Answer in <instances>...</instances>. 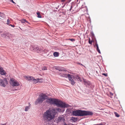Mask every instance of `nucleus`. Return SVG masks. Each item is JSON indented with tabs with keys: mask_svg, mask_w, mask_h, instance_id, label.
Listing matches in <instances>:
<instances>
[{
	"mask_svg": "<svg viewBox=\"0 0 125 125\" xmlns=\"http://www.w3.org/2000/svg\"><path fill=\"white\" fill-rule=\"evenodd\" d=\"M56 110L60 111L61 110L59 108H56L47 110L43 115V119L49 121L53 119L56 114Z\"/></svg>",
	"mask_w": 125,
	"mask_h": 125,
	"instance_id": "1",
	"label": "nucleus"
},
{
	"mask_svg": "<svg viewBox=\"0 0 125 125\" xmlns=\"http://www.w3.org/2000/svg\"><path fill=\"white\" fill-rule=\"evenodd\" d=\"M46 102L51 104H55L58 107H68V105L58 99L50 98L47 99Z\"/></svg>",
	"mask_w": 125,
	"mask_h": 125,
	"instance_id": "2",
	"label": "nucleus"
},
{
	"mask_svg": "<svg viewBox=\"0 0 125 125\" xmlns=\"http://www.w3.org/2000/svg\"><path fill=\"white\" fill-rule=\"evenodd\" d=\"M73 115L78 116L91 115H93V114L92 112L79 110H77L73 111Z\"/></svg>",
	"mask_w": 125,
	"mask_h": 125,
	"instance_id": "3",
	"label": "nucleus"
},
{
	"mask_svg": "<svg viewBox=\"0 0 125 125\" xmlns=\"http://www.w3.org/2000/svg\"><path fill=\"white\" fill-rule=\"evenodd\" d=\"M61 76L66 77H68V78L71 84L73 85L75 83L74 80H75V77L73 75H71L70 74H66L65 73H60V74Z\"/></svg>",
	"mask_w": 125,
	"mask_h": 125,
	"instance_id": "4",
	"label": "nucleus"
},
{
	"mask_svg": "<svg viewBox=\"0 0 125 125\" xmlns=\"http://www.w3.org/2000/svg\"><path fill=\"white\" fill-rule=\"evenodd\" d=\"M47 96L45 94H42L39 95V97L38 99L36 102L37 103H42L44 101L47 99Z\"/></svg>",
	"mask_w": 125,
	"mask_h": 125,
	"instance_id": "5",
	"label": "nucleus"
},
{
	"mask_svg": "<svg viewBox=\"0 0 125 125\" xmlns=\"http://www.w3.org/2000/svg\"><path fill=\"white\" fill-rule=\"evenodd\" d=\"M10 84L13 87L18 86L19 85V82L13 78L10 79Z\"/></svg>",
	"mask_w": 125,
	"mask_h": 125,
	"instance_id": "6",
	"label": "nucleus"
},
{
	"mask_svg": "<svg viewBox=\"0 0 125 125\" xmlns=\"http://www.w3.org/2000/svg\"><path fill=\"white\" fill-rule=\"evenodd\" d=\"M8 84V82L6 78H4L3 80L0 79V85L5 87Z\"/></svg>",
	"mask_w": 125,
	"mask_h": 125,
	"instance_id": "7",
	"label": "nucleus"
},
{
	"mask_svg": "<svg viewBox=\"0 0 125 125\" xmlns=\"http://www.w3.org/2000/svg\"><path fill=\"white\" fill-rule=\"evenodd\" d=\"M77 6V4L76 5L74 3L72 4L70 10L71 11V10H72L73 11H74L76 7Z\"/></svg>",
	"mask_w": 125,
	"mask_h": 125,
	"instance_id": "8",
	"label": "nucleus"
},
{
	"mask_svg": "<svg viewBox=\"0 0 125 125\" xmlns=\"http://www.w3.org/2000/svg\"><path fill=\"white\" fill-rule=\"evenodd\" d=\"M25 78L29 81H31L33 79V77L31 76H28L26 77Z\"/></svg>",
	"mask_w": 125,
	"mask_h": 125,
	"instance_id": "9",
	"label": "nucleus"
},
{
	"mask_svg": "<svg viewBox=\"0 0 125 125\" xmlns=\"http://www.w3.org/2000/svg\"><path fill=\"white\" fill-rule=\"evenodd\" d=\"M96 46V49L97 51L99 53H100L101 52L100 51V50L99 49L98 45L97 42H96L95 43V46Z\"/></svg>",
	"mask_w": 125,
	"mask_h": 125,
	"instance_id": "10",
	"label": "nucleus"
},
{
	"mask_svg": "<svg viewBox=\"0 0 125 125\" xmlns=\"http://www.w3.org/2000/svg\"><path fill=\"white\" fill-rule=\"evenodd\" d=\"M4 17V15L0 12V20H2Z\"/></svg>",
	"mask_w": 125,
	"mask_h": 125,
	"instance_id": "11",
	"label": "nucleus"
},
{
	"mask_svg": "<svg viewBox=\"0 0 125 125\" xmlns=\"http://www.w3.org/2000/svg\"><path fill=\"white\" fill-rule=\"evenodd\" d=\"M58 71H66V69L63 68H58L57 69Z\"/></svg>",
	"mask_w": 125,
	"mask_h": 125,
	"instance_id": "12",
	"label": "nucleus"
},
{
	"mask_svg": "<svg viewBox=\"0 0 125 125\" xmlns=\"http://www.w3.org/2000/svg\"><path fill=\"white\" fill-rule=\"evenodd\" d=\"M21 22L23 23H28V22L25 19H22L21 21Z\"/></svg>",
	"mask_w": 125,
	"mask_h": 125,
	"instance_id": "13",
	"label": "nucleus"
},
{
	"mask_svg": "<svg viewBox=\"0 0 125 125\" xmlns=\"http://www.w3.org/2000/svg\"><path fill=\"white\" fill-rule=\"evenodd\" d=\"M75 78L78 81H82L81 77L78 76H76Z\"/></svg>",
	"mask_w": 125,
	"mask_h": 125,
	"instance_id": "14",
	"label": "nucleus"
},
{
	"mask_svg": "<svg viewBox=\"0 0 125 125\" xmlns=\"http://www.w3.org/2000/svg\"><path fill=\"white\" fill-rule=\"evenodd\" d=\"M32 81H33V82L34 83H38L39 82V81L38 80V79L37 80L34 79V78L33 77V79Z\"/></svg>",
	"mask_w": 125,
	"mask_h": 125,
	"instance_id": "15",
	"label": "nucleus"
},
{
	"mask_svg": "<svg viewBox=\"0 0 125 125\" xmlns=\"http://www.w3.org/2000/svg\"><path fill=\"white\" fill-rule=\"evenodd\" d=\"M64 118L62 117H59L58 118V121H63V120Z\"/></svg>",
	"mask_w": 125,
	"mask_h": 125,
	"instance_id": "16",
	"label": "nucleus"
},
{
	"mask_svg": "<svg viewBox=\"0 0 125 125\" xmlns=\"http://www.w3.org/2000/svg\"><path fill=\"white\" fill-rule=\"evenodd\" d=\"M71 119L72 120L74 121V122L76 121L77 120V118L73 117L71 118Z\"/></svg>",
	"mask_w": 125,
	"mask_h": 125,
	"instance_id": "17",
	"label": "nucleus"
},
{
	"mask_svg": "<svg viewBox=\"0 0 125 125\" xmlns=\"http://www.w3.org/2000/svg\"><path fill=\"white\" fill-rule=\"evenodd\" d=\"M53 55L55 57H57L59 56V53L58 52H55L53 53Z\"/></svg>",
	"mask_w": 125,
	"mask_h": 125,
	"instance_id": "18",
	"label": "nucleus"
},
{
	"mask_svg": "<svg viewBox=\"0 0 125 125\" xmlns=\"http://www.w3.org/2000/svg\"><path fill=\"white\" fill-rule=\"evenodd\" d=\"M37 15V17L38 18H41L42 16L40 14V12L39 11H38V12H37L36 13Z\"/></svg>",
	"mask_w": 125,
	"mask_h": 125,
	"instance_id": "19",
	"label": "nucleus"
},
{
	"mask_svg": "<svg viewBox=\"0 0 125 125\" xmlns=\"http://www.w3.org/2000/svg\"><path fill=\"white\" fill-rule=\"evenodd\" d=\"M30 108V107L29 106H27L25 107V111H27Z\"/></svg>",
	"mask_w": 125,
	"mask_h": 125,
	"instance_id": "20",
	"label": "nucleus"
},
{
	"mask_svg": "<svg viewBox=\"0 0 125 125\" xmlns=\"http://www.w3.org/2000/svg\"><path fill=\"white\" fill-rule=\"evenodd\" d=\"M39 49V48L38 47H37L36 48H34L33 49H32V50H34V51H38V49Z\"/></svg>",
	"mask_w": 125,
	"mask_h": 125,
	"instance_id": "21",
	"label": "nucleus"
},
{
	"mask_svg": "<svg viewBox=\"0 0 125 125\" xmlns=\"http://www.w3.org/2000/svg\"><path fill=\"white\" fill-rule=\"evenodd\" d=\"M115 116L116 117H119V115L116 112H115Z\"/></svg>",
	"mask_w": 125,
	"mask_h": 125,
	"instance_id": "22",
	"label": "nucleus"
},
{
	"mask_svg": "<svg viewBox=\"0 0 125 125\" xmlns=\"http://www.w3.org/2000/svg\"><path fill=\"white\" fill-rule=\"evenodd\" d=\"M42 70H47V68L46 67H43L42 69Z\"/></svg>",
	"mask_w": 125,
	"mask_h": 125,
	"instance_id": "23",
	"label": "nucleus"
},
{
	"mask_svg": "<svg viewBox=\"0 0 125 125\" xmlns=\"http://www.w3.org/2000/svg\"><path fill=\"white\" fill-rule=\"evenodd\" d=\"M68 40H70L71 41L73 42L75 41L74 39H68Z\"/></svg>",
	"mask_w": 125,
	"mask_h": 125,
	"instance_id": "24",
	"label": "nucleus"
},
{
	"mask_svg": "<svg viewBox=\"0 0 125 125\" xmlns=\"http://www.w3.org/2000/svg\"><path fill=\"white\" fill-rule=\"evenodd\" d=\"M11 23V22L10 21V20L9 19L7 20V23Z\"/></svg>",
	"mask_w": 125,
	"mask_h": 125,
	"instance_id": "25",
	"label": "nucleus"
},
{
	"mask_svg": "<svg viewBox=\"0 0 125 125\" xmlns=\"http://www.w3.org/2000/svg\"><path fill=\"white\" fill-rule=\"evenodd\" d=\"M93 42V40H92V41H88V42H89V43L91 44H92V42Z\"/></svg>",
	"mask_w": 125,
	"mask_h": 125,
	"instance_id": "26",
	"label": "nucleus"
},
{
	"mask_svg": "<svg viewBox=\"0 0 125 125\" xmlns=\"http://www.w3.org/2000/svg\"><path fill=\"white\" fill-rule=\"evenodd\" d=\"M38 80L39 81L38 82L41 83L42 82V81L41 79H38Z\"/></svg>",
	"mask_w": 125,
	"mask_h": 125,
	"instance_id": "27",
	"label": "nucleus"
},
{
	"mask_svg": "<svg viewBox=\"0 0 125 125\" xmlns=\"http://www.w3.org/2000/svg\"><path fill=\"white\" fill-rule=\"evenodd\" d=\"M9 0V1H10V2H12V3H14V4H16V3H15V2H14L13 0Z\"/></svg>",
	"mask_w": 125,
	"mask_h": 125,
	"instance_id": "28",
	"label": "nucleus"
},
{
	"mask_svg": "<svg viewBox=\"0 0 125 125\" xmlns=\"http://www.w3.org/2000/svg\"><path fill=\"white\" fill-rule=\"evenodd\" d=\"M102 74L105 76H107V74H105L104 73H103Z\"/></svg>",
	"mask_w": 125,
	"mask_h": 125,
	"instance_id": "29",
	"label": "nucleus"
},
{
	"mask_svg": "<svg viewBox=\"0 0 125 125\" xmlns=\"http://www.w3.org/2000/svg\"><path fill=\"white\" fill-rule=\"evenodd\" d=\"M9 26H11V27H14L15 26L14 25H12V24H10V25H9Z\"/></svg>",
	"mask_w": 125,
	"mask_h": 125,
	"instance_id": "30",
	"label": "nucleus"
},
{
	"mask_svg": "<svg viewBox=\"0 0 125 125\" xmlns=\"http://www.w3.org/2000/svg\"><path fill=\"white\" fill-rule=\"evenodd\" d=\"M104 125L102 124L101 123L99 124H95V125Z\"/></svg>",
	"mask_w": 125,
	"mask_h": 125,
	"instance_id": "31",
	"label": "nucleus"
},
{
	"mask_svg": "<svg viewBox=\"0 0 125 125\" xmlns=\"http://www.w3.org/2000/svg\"><path fill=\"white\" fill-rule=\"evenodd\" d=\"M0 125H6V124H2V123H0Z\"/></svg>",
	"mask_w": 125,
	"mask_h": 125,
	"instance_id": "32",
	"label": "nucleus"
},
{
	"mask_svg": "<svg viewBox=\"0 0 125 125\" xmlns=\"http://www.w3.org/2000/svg\"><path fill=\"white\" fill-rule=\"evenodd\" d=\"M84 82L85 83H84L85 84H86V83H87V84H88V82H86L85 81H84Z\"/></svg>",
	"mask_w": 125,
	"mask_h": 125,
	"instance_id": "33",
	"label": "nucleus"
},
{
	"mask_svg": "<svg viewBox=\"0 0 125 125\" xmlns=\"http://www.w3.org/2000/svg\"><path fill=\"white\" fill-rule=\"evenodd\" d=\"M77 64H79L81 65H83L82 64H81V63H79V62H77Z\"/></svg>",
	"mask_w": 125,
	"mask_h": 125,
	"instance_id": "34",
	"label": "nucleus"
},
{
	"mask_svg": "<svg viewBox=\"0 0 125 125\" xmlns=\"http://www.w3.org/2000/svg\"><path fill=\"white\" fill-rule=\"evenodd\" d=\"M66 0H62L61 1L62 2H63L64 1Z\"/></svg>",
	"mask_w": 125,
	"mask_h": 125,
	"instance_id": "35",
	"label": "nucleus"
},
{
	"mask_svg": "<svg viewBox=\"0 0 125 125\" xmlns=\"http://www.w3.org/2000/svg\"><path fill=\"white\" fill-rule=\"evenodd\" d=\"M28 104H29V106H29V107H30V105H31V104H30V103H29Z\"/></svg>",
	"mask_w": 125,
	"mask_h": 125,
	"instance_id": "36",
	"label": "nucleus"
},
{
	"mask_svg": "<svg viewBox=\"0 0 125 125\" xmlns=\"http://www.w3.org/2000/svg\"><path fill=\"white\" fill-rule=\"evenodd\" d=\"M79 0V2L78 3H79L80 2V0H77V2H78Z\"/></svg>",
	"mask_w": 125,
	"mask_h": 125,
	"instance_id": "37",
	"label": "nucleus"
},
{
	"mask_svg": "<svg viewBox=\"0 0 125 125\" xmlns=\"http://www.w3.org/2000/svg\"><path fill=\"white\" fill-rule=\"evenodd\" d=\"M91 41L90 39L89 38V41Z\"/></svg>",
	"mask_w": 125,
	"mask_h": 125,
	"instance_id": "38",
	"label": "nucleus"
},
{
	"mask_svg": "<svg viewBox=\"0 0 125 125\" xmlns=\"http://www.w3.org/2000/svg\"><path fill=\"white\" fill-rule=\"evenodd\" d=\"M17 90L16 89H15L14 90V91H16Z\"/></svg>",
	"mask_w": 125,
	"mask_h": 125,
	"instance_id": "39",
	"label": "nucleus"
},
{
	"mask_svg": "<svg viewBox=\"0 0 125 125\" xmlns=\"http://www.w3.org/2000/svg\"><path fill=\"white\" fill-rule=\"evenodd\" d=\"M63 125H66V124H65Z\"/></svg>",
	"mask_w": 125,
	"mask_h": 125,
	"instance_id": "40",
	"label": "nucleus"
},
{
	"mask_svg": "<svg viewBox=\"0 0 125 125\" xmlns=\"http://www.w3.org/2000/svg\"><path fill=\"white\" fill-rule=\"evenodd\" d=\"M66 3L65 4H64V6L65 5V4H66Z\"/></svg>",
	"mask_w": 125,
	"mask_h": 125,
	"instance_id": "41",
	"label": "nucleus"
}]
</instances>
